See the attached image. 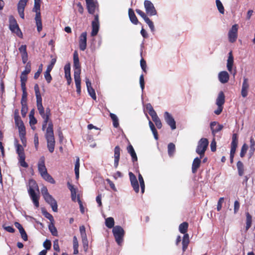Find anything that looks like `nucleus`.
<instances>
[{
    "label": "nucleus",
    "mask_w": 255,
    "mask_h": 255,
    "mask_svg": "<svg viewBox=\"0 0 255 255\" xmlns=\"http://www.w3.org/2000/svg\"><path fill=\"white\" fill-rule=\"evenodd\" d=\"M34 89L36 98V106L40 115L43 119L42 124V130H44L46 128L48 124V127L46 128L45 137L47 141V147L50 153H53L55 149V139L54 135L53 125L51 121H49L51 115V111L49 107L46 109L45 113L42 105V99L40 92L39 86L35 84Z\"/></svg>",
    "instance_id": "obj_1"
},
{
    "label": "nucleus",
    "mask_w": 255,
    "mask_h": 255,
    "mask_svg": "<svg viewBox=\"0 0 255 255\" xmlns=\"http://www.w3.org/2000/svg\"><path fill=\"white\" fill-rule=\"evenodd\" d=\"M35 190L39 191L38 185L34 179H30L29 180L28 192L35 207L38 208L39 206V196L35 193Z\"/></svg>",
    "instance_id": "obj_2"
},
{
    "label": "nucleus",
    "mask_w": 255,
    "mask_h": 255,
    "mask_svg": "<svg viewBox=\"0 0 255 255\" xmlns=\"http://www.w3.org/2000/svg\"><path fill=\"white\" fill-rule=\"evenodd\" d=\"M188 228V224L187 222H184L181 223L179 226V230L182 234H184L182 241V250L184 252L188 248L189 244V235L187 234Z\"/></svg>",
    "instance_id": "obj_3"
},
{
    "label": "nucleus",
    "mask_w": 255,
    "mask_h": 255,
    "mask_svg": "<svg viewBox=\"0 0 255 255\" xmlns=\"http://www.w3.org/2000/svg\"><path fill=\"white\" fill-rule=\"evenodd\" d=\"M32 11L36 13L35 20L37 26V30L40 32L42 29V24L40 12V0H34V7Z\"/></svg>",
    "instance_id": "obj_4"
},
{
    "label": "nucleus",
    "mask_w": 255,
    "mask_h": 255,
    "mask_svg": "<svg viewBox=\"0 0 255 255\" xmlns=\"http://www.w3.org/2000/svg\"><path fill=\"white\" fill-rule=\"evenodd\" d=\"M208 145L209 141L206 138H202L198 141L196 152L200 155V158H202L204 157Z\"/></svg>",
    "instance_id": "obj_5"
},
{
    "label": "nucleus",
    "mask_w": 255,
    "mask_h": 255,
    "mask_svg": "<svg viewBox=\"0 0 255 255\" xmlns=\"http://www.w3.org/2000/svg\"><path fill=\"white\" fill-rule=\"evenodd\" d=\"M113 233L115 238L116 242L119 246H121L123 242L125 231L122 227L120 226H116L114 227L113 229Z\"/></svg>",
    "instance_id": "obj_6"
},
{
    "label": "nucleus",
    "mask_w": 255,
    "mask_h": 255,
    "mask_svg": "<svg viewBox=\"0 0 255 255\" xmlns=\"http://www.w3.org/2000/svg\"><path fill=\"white\" fill-rule=\"evenodd\" d=\"M9 27L10 30L13 33H15L18 37H22V33L21 31L16 19L12 15L9 17Z\"/></svg>",
    "instance_id": "obj_7"
},
{
    "label": "nucleus",
    "mask_w": 255,
    "mask_h": 255,
    "mask_svg": "<svg viewBox=\"0 0 255 255\" xmlns=\"http://www.w3.org/2000/svg\"><path fill=\"white\" fill-rule=\"evenodd\" d=\"M238 144V135L237 133H233L232 138L230 150V162H233L234 157L236 153Z\"/></svg>",
    "instance_id": "obj_8"
},
{
    "label": "nucleus",
    "mask_w": 255,
    "mask_h": 255,
    "mask_svg": "<svg viewBox=\"0 0 255 255\" xmlns=\"http://www.w3.org/2000/svg\"><path fill=\"white\" fill-rule=\"evenodd\" d=\"M147 109L148 110L149 115L151 117L152 119L155 123L157 128L159 129L161 128L162 127V123L153 108L150 105H149V107L147 106Z\"/></svg>",
    "instance_id": "obj_9"
},
{
    "label": "nucleus",
    "mask_w": 255,
    "mask_h": 255,
    "mask_svg": "<svg viewBox=\"0 0 255 255\" xmlns=\"http://www.w3.org/2000/svg\"><path fill=\"white\" fill-rule=\"evenodd\" d=\"M144 6L146 13L149 16L155 15L157 14L156 10L153 4L150 0H144Z\"/></svg>",
    "instance_id": "obj_10"
},
{
    "label": "nucleus",
    "mask_w": 255,
    "mask_h": 255,
    "mask_svg": "<svg viewBox=\"0 0 255 255\" xmlns=\"http://www.w3.org/2000/svg\"><path fill=\"white\" fill-rule=\"evenodd\" d=\"M238 25H233L228 33L229 40L231 43H234L238 37Z\"/></svg>",
    "instance_id": "obj_11"
},
{
    "label": "nucleus",
    "mask_w": 255,
    "mask_h": 255,
    "mask_svg": "<svg viewBox=\"0 0 255 255\" xmlns=\"http://www.w3.org/2000/svg\"><path fill=\"white\" fill-rule=\"evenodd\" d=\"M128 174H129V179H130V181L131 183V185L134 191L136 193H138L139 190V184H138V181H137L136 176L131 172H129Z\"/></svg>",
    "instance_id": "obj_12"
},
{
    "label": "nucleus",
    "mask_w": 255,
    "mask_h": 255,
    "mask_svg": "<svg viewBox=\"0 0 255 255\" xmlns=\"http://www.w3.org/2000/svg\"><path fill=\"white\" fill-rule=\"evenodd\" d=\"M164 119L167 124L172 129L176 128L175 121L172 116L168 112H165Z\"/></svg>",
    "instance_id": "obj_13"
},
{
    "label": "nucleus",
    "mask_w": 255,
    "mask_h": 255,
    "mask_svg": "<svg viewBox=\"0 0 255 255\" xmlns=\"http://www.w3.org/2000/svg\"><path fill=\"white\" fill-rule=\"evenodd\" d=\"M45 201L49 204L50 205L52 210L54 212H57V204L56 200L52 197V196L49 194L46 195L45 197H43Z\"/></svg>",
    "instance_id": "obj_14"
},
{
    "label": "nucleus",
    "mask_w": 255,
    "mask_h": 255,
    "mask_svg": "<svg viewBox=\"0 0 255 255\" xmlns=\"http://www.w3.org/2000/svg\"><path fill=\"white\" fill-rule=\"evenodd\" d=\"M87 35L86 32H83L79 37V48L82 51H84L87 47Z\"/></svg>",
    "instance_id": "obj_15"
},
{
    "label": "nucleus",
    "mask_w": 255,
    "mask_h": 255,
    "mask_svg": "<svg viewBox=\"0 0 255 255\" xmlns=\"http://www.w3.org/2000/svg\"><path fill=\"white\" fill-rule=\"evenodd\" d=\"M37 165L38 170L41 176L47 172V168L45 165V157L44 156L40 158Z\"/></svg>",
    "instance_id": "obj_16"
},
{
    "label": "nucleus",
    "mask_w": 255,
    "mask_h": 255,
    "mask_svg": "<svg viewBox=\"0 0 255 255\" xmlns=\"http://www.w3.org/2000/svg\"><path fill=\"white\" fill-rule=\"evenodd\" d=\"M210 128L213 136L223 128V126L217 122H212L210 123Z\"/></svg>",
    "instance_id": "obj_17"
},
{
    "label": "nucleus",
    "mask_w": 255,
    "mask_h": 255,
    "mask_svg": "<svg viewBox=\"0 0 255 255\" xmlns=\"http://www.w3.org/2000/svg\"><path fill=\"white\" fill-rule=\"evenodd\" d=\"M74 80L76 87V92L78 95L81 94V78L79 71L74 72Z\"/></svg>",
    "instance_id": "obj_18"
},
{
    "label": "nucleus",
    "mask_w": 255,
    "mask_h": 255,
    "mask_svg": "<svg viewBox=\"0 0 255 255\" xmlns=\"http://www.w3.org/2000/svg\"><path fill=\"white\" fill-rule=\"evenodd\" d=\"M73 62L74 67L75 68L74 72L79 71V74H80V64L79 62V56L77 51H75L73 54Z\"/></svg>",
    "instance_id": "obj_19"
},
{
    "label": "nucleus",
    "mask_w": 255,
    "mask_h": 255,
    "mask_svg": "<svg viewBox=\"0 0 255 255\" xmlns=\"http://www.w3.org/2000/svg\"><path fill=\"white\" fill-rule=\"evenodd\" d=\"M86 84L87 88V90L89 94L92 98L93 99H96V95L95 90L93 88L91 85V83L88 78H86Z\"/></svg>",
    "instance_id": "obj_20"
},
{
    "label": "nucleus",
    "mask_w": 255,
    "mask_h": 255,
    "mask_svg": "<svg viewBox=\"0 0 255 255\" xmlns=\"http://www.w3.org/2000/svg\"><path fill=\"white\" fill-rule=\"evenodd\" d=\"M121 148L119 146H116L114 149V166L117 168L120 157Z\"/></svg>",
    "instance_id": "obj_21"
},
{
    "label": "nucleus",
    "mask_w": 255,
    "mask_h": 255,
    "mask_svg": "<svg viewBox=\"0 0 255 255\" xmlns=\"http://www.w3.org/2000/svg\"><path fill=\"white\" fill-rule=\"evenodd\" d=\"M249 87L248 80L247 78H244L241 91L242 96L244 98L246 97L248 95Z\"/></svg>",
    "instance_id": "obj_22"
},
{
    "label": "nucleus",
    "mask_w": 255,
    "mask_h": 255,
    "mask_svg": "<svg viewBox=\"0 0 255 255\" xmlns=\"http://www.w3.org/2000/svg\"><path fill=\"white\" fill-rule=\"evenodd\" d=\"M86 2L89 13L94 14L96 9V4L94 0H86Z\"/></svg>",
    "instance_id": "obj_23"
},
{
    "label": "nucleus",
    "mask_w": 255,
    "mask_h": 255,
    "mask_svg": "<svg viewBox=\"0 0 255 255\" xmlns=\"http://www.w3.org/2000/svg\"><path fill=\"white\" fill-rule=\"evenodd\" d=\"M65 77L67 81V84L70 85L72 82V79L70 74V65L66 64L64 66Z\"/></svg>",
    "instance_id": "obj_24"
},
{
    "label": "nucleus",
    "mask_w": 255,
    "mask_h": 255,
    "mask_svg": "<svg viewBox=\"0 0 255 255\" xmlns=\"http://www.w3.org/2000/svg\"><path fill=\"white\" fill-rule=\"evenodd\" d=\"M218 77L219 81L223 84L227 83L229 79L228 73L225 71L220 72Z\"/></svg>",
    "instance_id": "obj_25"
},
{
    "label": "nucleus",
    "mask_w": 255,
    "mask_h": 255,
    "mask_svg": "<svg viewBox=\"0 0 255 255\" xmlns=\"http://www.w3.org/2000/svg\"><path fill=\"white\" fill-rule=\"evenodd\" d=\"M201 159L200 157H196L194 159L192 165V172L193 173H196L199 168L201 162Z\"/></svg>",
    "instance_id": "obj_26"
},
{
    "label": "nucleus",
    "mask_w": 255,
    "mask_h": 255,
    "mask_svg": "<svg viewBox=\"0 0 255 255\" xmlns=\"http://www.w3.org/2000/svg\"><path fill=\"white\" fill-rule=\"evenodd\" d=\"M127 150H128V152L130 154V155L131 157L132 162H134L135 161H137V157L136 154L134 151V149L133 146L131 144H129L128 146Z\"/></svg>",
    "instance_id": "obj_27"
},
{
    "label": "nucleus",
    "mask_w": 255,
    "mask_h": 255,
    "mask_svg": "<svg viewBox=\"0 0 255 255\" xmlns=\"http://www.w3.org/2000/svg\"><path fill=\"white\" fill-rule=\"evenodd\" d=\"M234 63V57L232 54V52L230 51L229 53V56L227 60V67L228 71L230 72H232L233 65Z\"/></svg>",
    "instance_id": "obj_28"
},
{
    "label": "nucleus",
    "mask_w": 255,
    "mask_h": 255,
    "mask_svg": "<svg viewBox=\"0 0 255 255\" xmlns=\"http://www.w3.org/2000/svg\"><path fill=\"white\" fill-rule=\"evenodd\" d=\"M225 102V96L223 91H220L216 99L217 105L223 106Z\"/></svg>",
    "instance_id": "obj_29"
},
{
    "label": "nucleus",
    "mask_w": 255,
    "mask_h": 255,
    "mask_svg": "<svg viewBox=\"0 0 255 255\" xmlns=\"http://www.w3.org/2000/svg\"><path fill=\"white\" fill-rule=\"evenodd\" d=\"M128 16L131 22L134 24H137L138 23V20L134 12V11L132 9L129 8L128 9Z\"/></svg>",
    "instance_id": "obj_30"
},
{
    "label": "nucleus",
    "mask_w": 255,
    "mask_h": 255,
    "mask_svg": "<svg viewBox=\"0 0 255 255\" xmlns=\"http://www.w3.org/2000/svg\"><path fill=\"white\" fill-rule=\"evenodd\" d=\"M246 226L245 228L246 232L250 228L252 225V217L249 212L246 213Z\"/></svg>",
    "instance_id": "obj_31"
},
{
    "label": "nucleus",
    "mask_w": 255,
    "mask_h": 255,
    "mask_svg": "<svg viewBox=\"0 0 255 255\" xmlns=\"http://www.w3.org/2000/svg\"><path fill=\"white\" fill-rule=\"evenodd\" d=\"M16 146V151L17 154H18V156L25 155L24 151V148L23 146L17 143V141H16V143L15 144Z\"/></svg>",
    "instance_id": "obj_32"
},
{
    "label": "nucleus",
    "mask_w": 255,
    "mask_h": 255,
    "mask_svg": "<svg viewBox=\"0 0 255 255\" xmlns=\"http://www.w3.org/2000/svg\"><path fill=\"white\" fill-rule=\"evenodd\" d=\"M92 30L91 32V36H96L99 31V23H96L95 22H92Z\"/></svg>",
    "instance_id": "obj_33"
},
{
    "label": "nucleus",
    "mask_w": 255,
    "mask_h": 255,
    "mask_svg": "<svg viewBox=\"0 0 255 255\" xmlns=\"http://www.w3.org/2000/svg\"><path fill=\"white\" fill-rule=\"evenodd\" d=\"M15 124L18 127L19 132L26 131L24 125V124L21 120H17L15 119Z\"/></svg>",
    "instance_id": "obj_34"
},
{
    "label": "nucleus",
    "mask_w": 255,
    "mask_h": 255,
    "mask_svg": "<svg viewBox=\"0 0 255 255\" xmlns=\"http://www.w3.org/2000/svg\"><path fill=\"white\" fill-rule=\"evenodd\" d=\"M238 174L240 176H242L244 173V166L243 162L241 161H238L237 163Z\"/></svg>",
    "instance_id": "obj_35"
},
{
    "label": "nucleus",
    "mask_w": 255,
    "mask_h": 255,
    "mask_svg": "<svg viewBox=\"0 0 255 255\" xmlns=\"http://www.w3.org/2000/svg\"><path fill=\"white\" fill-rule=\"evenodd\" d=\"M45 180L51 183L55 184V181L53 177L47 172L41 176Z\"/></svg>",
    "instance_id": "obj_36"
},
{
    "label": "nucleus",
    "mask_w": 255,
    "mask_h": 255,
    "mask_svg": "<svg viewBox=\"0 0 255 255\" xmlns=\"http://www.w3.org/2000/svg\"><path fill=\"white\" fill-rule=\"evenodd\" d=\"M105 225L109 229L114 228L115 225L114 219L113 217H108L106 219Z\"/></svg>",
    "instance_id": "obj_37"
},
{
    "label": "nucleus",
    "mask_w": 255,
    "mask_h": 255,
    "mask_svg": "<svg viewBox=\"0 0 255 255\" xmlns=\"http://www.w3.org/2000/svg\"><path fill=\"white\" fill-rule=\"evenodd\" d=\"M175 151V145L172 143L170 142L168 145V153L169 156H172Z\"/></svg>",
    "instance_id": "obj_38"
},
{
    "label": "nucleus",
    "mask_w": 255,
    "mask_h": 255,
    "mask_svg": "<svg viewBox=\"0 0 255 255\" xmlns=\"http://www.w3.org/2000/svg\"><path fill=\"white\" fill-rule=\"evenodd\" d=\"M110 116L113 121V126L118 128L119 126V120L117 116L113 113H110Z\"/></svg>",
    "instance_id": "obj_39"
},
{
    "label": "nucleus",
    "mask_w": 255,
    "mask_h": 255,
    "mask_svg": "<svg viewBox=\"0 0 255 255\" xmlns=\"http://www.w3.org/2000/svg\"><path fill=\"white\" fill-rule=\"evenodd\" d=\"M149 126L153 134L155 139L156 140L158 139V137L157 131L156 128H155L154 124L150 121H149Z\"/></svg>",
    "instance_id": "obj_40"
},
{
    "label": "nucleus",
    "mask_w": 255,
    "mask_h": 255,
    "mask_svg": "<svg viewBox=\"0 0 255 255\" xmlns=\"http://www.w3.org/2000/svg\"><path fill=\"white\" fill-rule=\"evenodd\" d=\"M20 103L21 105V114L22 117H25L28 111V106L27 105V103Z\"/></svg>",
    "instance_id": "obj_41"
},
{
    "label": "nucleus",
    "mask_w": 255,
    "mask_h": 255,
    "mask_svg": "<svg viewBox=\"0 0 255 255\" xmlns=\"http://www.w3.org/2000/svg\"><path fill=\"white\" fill-rule=\"evenodd\" d=\"M79 168H80V160L79 158H78L76 160L75 164V173L76 175V177L77 179H78L79 177Z\"/></svg>",
    "instance_id": "obj_42"
},
{
    "label": "nucleus",
    "mask_w": 255,
    "mask_h": 255,
    "mask_svg": "<svg viewBox=\"0 0 255 255\" xmlns=\"http://www.w3.org/2000/svg\"><path fill=\"white\" fill-rule=\"evenodd\" d=\"M138 180L140 183V186L141 187V191L142 193H143L145 190V184L143 178L142 176V175L139 173L138 175Z\"/></svg>",
    "instance_id": "obj_43"
},
{
    "label": "nucleus",
    "mask_w": 255,
    "mask_h": 255,
    "mask_svg": "<svg viewBox=\"0 0 255 255\" xmlns=\"http://www.w3.org/2000/svg\"><path fill=\"white\" fill-rule=\"evenodd\" d=\"M25 155L20 156L18 157V161L20 165L25 168H27L28 166V164L25 161Z\"/></svg>",
    "instance_id": "obj_44"
},
{
    "label": "nucleus",
    "mask_w": 255,
    "mask_h": 255,
    "mask_svg": "<svg viewBox=\"0 0 255 255\" xmlns=\"http://www.w3.org/2000/svg\"><path fill=\"white\" fill-rule=\"evenodd\" d=\"M28 0H19L17 4V9H24Z\"/></svg>",
    "instance_id": "obj_45"
},
{
    "label": "nucleus",
    "mask_w": 255,
    "mask_h": 255,
    "mask_svg": "<svg viewBox=\"0 0 255 255\" xmlns=\"http://www.w3.org/2000/svg\"><path fill=\"white\" fill-rule=\"evenodd\" d=\"M216 3L219 11L224 14L225 9L221 1L220 0H216Z\"/></svg>",
    "instance_id": "obj_46"
},
{
    "label": "nucleus",
    "mask_w": 255,
    "mask_h": 255,
    "mask_svg": "<svg viewBox=\"0 0 255 255\" xmlns=\"http://www.w3.org/2000/svg\"><path fill=\"white\" fill-rule=\"evenodd\" d=\"M248 145L246 143H244L243 145L240 152V156L242 158L244 157L245 156L247 151L248 149Z\"/></svg>",
    "instance_id": "obj_47"
},
{
    "label": "nucleus",
    "mask_w": 255,
    "mask_h": 255,
    "mask_svg": "<svg viewBox=\"0 0 255 255\" xmlns=\"http://www.w3.org/2000/svg\"><path fill=\"white\" fill-rule=\"evenodd\" d=\"M26 131L19 132V136L24 146L26 145Z\"/></svg>",
    "instance_id": "obj_48"
},
{
    "label": "nucleus",
    "mask_w": 255,
    "mask_h": 255,
    "mask_svg": "<svg viewBox=\"0 0 255 255\" xmlns=\"http://www.w3.org/2000/svg\"><path fill=\"white\" fill-rule=\"evenodd\" d=\"M31 71V64L30 62L27 63L25 66V70L21 73L23 75H27Z\"/></svg>",
    "instance_id": "obj_49"
},
{
    "label": "nucleus",
    "mask_w": 255,
    "mask_h": 255,
    "mask_svg": "<svg viewBox=\"0 0 255 255\" xmlns=\"http://www.w3.org/2000/svg\"><path fill=\"white\" fill-rule=\"evenodd\" d=\"M50 72L51 71L46 70L45 71V72L44 73V77L48 83H50L52 79V77L50 73Z\"/></svg>",
    "instance_id": "obj_50"
},
{
    "label": "nucleus",
    "mask_w": 255,
    "mask_h": 255,
    "mask_svg": "<svg viewBox=\"0 0 255 255\" xmlns=\"http://www.w3.org/2000/svg\"><path fill=\"white\" fill-rule=\"evenodd\" d=\"M144 21L148 25L151 31H153L154 30V26L153 22L148 17L146 18Z\"/></svg>",
    "instance_id": "obj_51"
},
{
    "label": "nucleus",
    "mask_w": 255,
    "mask_h": 255,
    "mask_svg": "<svg viewBox=\"0 0 255 255\" xmlns=\"http://www.w3.org/2000/svg\"><path fill=\"white\" fill-rule=\"evenodd\" d=\"M79 229L82 239L84 240V238L86 239L87 235L85 227L84 226H81L80 227Z\"/></svg>",
    "instance_id": "obj_52"
},
{
    "label": "nucleus",
    "mask_w": 255,
    "mask_h": 255,
    "mask_svg": "<svg viewBox=\"0 0 255 255\" xmlns=\"http://www.w3.org/2000/svg\"><path fill=\"white\" fill-rule=\"evenodd\" d=\"M34 146H35V149L36 150H37L38 149V146H39V139H38V135L37 133H35L34 134Z\"/></svg>",
    "instance_id": "obj_53"
},
{
    "label": "nucleus",
    "mask_w": 255,
    "mask_h": 255,
    "mask_svg": "<svg viewBox=\"0 0 255 255\" xmlns=\"http://www.w3.org/2000/svg\"><path fill=\"white\" fill-rule=\"evenodd\" d=\"M19 52H20L21 55L27 54V50H26V45H22L18 48Z\"/></svg>",
    "instance_id": "obj_54"
},
{
    "label": "nucleus",
    "mask_w": 255,
    "mask_h": 255,
    "mask_svg": "<svg viewBox=\"0 0 255 255\" xmlns=\"http://www.w3.org/2000/svg\"><path fill=\"white\" fill-rule=\"evenodd\" d=\"M56 62V59L55 58L52 59L50 62V64L47 66L46 70L51 71L53 69Z\"/></svg>",
    "instance_id": "obj_55"
},
{
    "label": "nucleus",
    "mask_w": 255,
    "mask_h": 255,
    "mask_svg": "<svg viewBox=\"0 0 255 255\" xmlns=\"http://www.w3.org/2000/svg\"><path fill=\"white\" fill-rule=\"evenodd\" d=\"M22 97L21 99L20 102H23V103H27V93L26 90H22Z\"/></svg>",
    "instance_id": "obj_56"
},
{
    "label": "nucleus",
    "mask_w": 255,
    "mask_h": 255,
    "mask_svg": "<svg viewBox=\"0 0 255 255\" xmlns=\"http://www.w3.org/2000/svg\"><path fill=\"white\" fill-rule=\"evenodd\" d=\"M49 229L52 234V235L54 236H57L58 233L56 228L55 227L54 225L49 226Z\"/></svg>",
    "instance_id": "obj_57"
},
{
    "label": "nucleus",
    "mask_w": 255,
    "mask_h": 255,
    "mask_svg": "<svg viewBox=\"0 0 255 255\" xmlns=\"http://www.w3.org/2000/svg\"><path fill=\"white\" fill-rule=\"evenodd\" d=\"M43 247L46 249L45 250H50L51 247L50 241L49 240H46L43 243Z\"/></svg>",
    "instance_id": "obj_58"
},
{
    "label": "nucleus",
    "mask_w": 255,
    "mask_h": 255,
    "mask_svg": "<svg viewBox=\"0 0 255 255\" xmlns=\"http://www.w3.org/2000/svg\"><path fill=\"white\" fill-rule=\"evenodd\" d=\"M135 11L138 15L143 18L144 20L148 17L143 11L139 9H136Z\"/></svg>",
    "instance_id": "obj_59"
},
{
    "label": "nucleus",
    "mask_w": 255,
    "mask_h": 255,
    "mask_svg": "<svg viewBox=\"0 0 255 255\" xmlns=\"http://www.w3.org/2000/svg\"><path fill=\"white\" fill-rule=\"evenodd\" d=\"M224 198L223 197H221L219 199V200L218 202V204H217V210L218 211H220L221 210L222 207V203L224 202Z\"/></svg>",
    "instance_id": "obj_60"
},
{
    "label": "nucleus",
    "mask_w": 255,
    "mask_h": 255,
    "mask_svg": "<svg viewBox=\"0 0 255 255\" xmlns=\"http://www.w3.org/2000/svg\"><path fill=\"white\" fill-rule=\"evenodd\" d=\"M240 203L238 201L236 200L234 202V212L235 214H236L239 210L240 209Z\"/></svg>",
    "instance_id": "obj_61"
},
{
    "label": "nucleus",
    "mask_w": 255,
    "mask_h": 255,
    "mask_svg": "<svg viewBox=\"0 0 255 255\" xmlns=\"http://www.w3.org/2000/svg\"><path fill=\"white\" fill-rule=\"evenodd\" d=\"M140 66L142 70L144 72H146V61L143 58L140 60Z\"/></svg>",
    "instance_id": "obj_62"
},
{
    "label": "nucleus",
    "mask_w": 255,
    "mask_h": 255,
    "mask_svg": "<svg viewBox=\"0 0 255 255\" xmlns=\"http://www.w3.org/2000/svg\"><path fill=\"white\" fill-rule=\"evenodd\" d=\"M139 83H140V87H141L142 90H143L144 88V77L142 74L140 76Z\"/></svg>",
    "instance_id": "obj_63"
},
{
    "label": "nucleus",
    "mask_w": 255,
    "mask_h": 255,
    "mask_svg": "<svg viewBox=\"0 0 255 255\" xmlns=\"http://www.w3.org/2000/svg\"><path fill=\"white\" fill-rule=\"evenodd\" d=\"M21 237V238L24 241H27L28 240V237L25 230H23L19 232Z\"/></svg>",
    "instance_id": "obj_64"
}]
</instances>
